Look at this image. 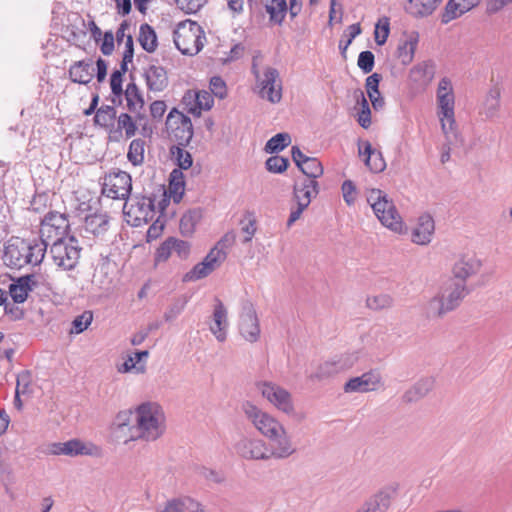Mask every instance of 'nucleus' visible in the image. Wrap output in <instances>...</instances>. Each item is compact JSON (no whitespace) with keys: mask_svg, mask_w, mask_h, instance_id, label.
<instances>
[{"mask_svg":"<svg viewBox=\"0 0 512 512\" xmlns=\"http://www.w3.org/2000/svg\"><path fill=\"white\" fill-rule=\"evenodd\" d=\"M165 416L161 406L155 402L140 404L135 410V424L130 428V440H157L165 430Z\"/></svg>","mask_w":512,"mask_h":512,"instance_id":"obj_1","label":"nucleus"},{"mask_svg":"<svg viewBox=\"0 0 512 512\" xmlns=\"http://www.w3.org/2000/svg\"><path fill=\"white\" fill-rule=\"evenodd\" d=\"M47 243L11 237L4 247L3 261L10 268L20 269L28 264L39 265L46 253Z\"/></svg>","mask_w":512,"mask_h":512,"instance_id":"obj_2","label":"nucleus"},{"mask_svg":"<svg viewBox=\"0 0 512 512\" xmlns=\"http://www.w3.org/2000/svg\"><path fill=\"white\" fill-rule=\"evenodd\" d=\"M470 292L471 289L467 285L447 280L441 291L428 302L427 316L431 318L444 317L448 312L459 307Z\"/></svg>","mask_w":512,"mask_h":512,"instance_id":"obj_3","label":"nucleus"},{"mask_svg":"<svg viewBox=\"0 0 512 512\" xmlns=\"http://www.w3.org/2000/svg\"><path fill=\"white\" fill-rule=\"evenodd\" d=\"M202 39H205L204 30L191 19L179 22L173 31L174 44L183 55L198 54L204 46Z\"/></svg>","mask_w":512,"mask_h":512,"instance_id":"obj_4","label":"nucleus"},{"mask_svg":"<svg viewBox=\"0 0 512 512\" xmlns=\"http://www.w3.org/2000/svg\"><path fill=\"white\" fill-rule=\"evenodd\" d=\"M367 201L379 221L394 232H402L403 222L394 202L380 189H372Z\"/></svg>","mask_w":512,"mask_h":512,"instance_id":"obj_5","label":"nucleus"},{"mask_svg":"<svg viewBox=\"0 0 512 512\" xmlns=\"http://www.w3.org/2000/svg\"><path fill=\"white\" fill-rule=\"evenodd\" d=\"M81 250L78 240L72 235L68 240H54L50 247V254L56 266L64 270H72L79 262Z\"/></svg>","mask_w":512,"mask_h":512,"instance_id":"obj_6","label":"nucleus"},{"mask_svg":"<svg viewBox=\"0 0 512 512\" xmlns=\"http://www.w3.org/2000/svg\"><path fill=\"white\" fill-rule=\"evenodd\" d=\"M131 190L132 178L129 173L117 170L105 175L102 193L112 199L126 200L124 210L127 208V200L131 195Z\"/></svg>","mask_w":512,"mask_h":512,"instance_id":"obj_7","label":"nucleus"},{"mask_svg":"<svg viewBox=\"0 0 512 512\" xmlns=\"http://www.w3.org/2000/svg\"><path fill=\"white\" fill-rule=\"evenodd\" d=\"M242 410L254 427L267 439L276 436L277 431H282L283 425L278 420L260 410L253 403L249 401L244 402Z\"/></svg>","mask_w":512,"mask_h":512,"instance_id":"obj_8","label":"nucleus"},{"mask_svg":"<svg viewBox=\"0 0 512 512\" xmlns=\"http://www.w3.org/2000/svg\"><path fill=\"white\" fill-rule=\"evenodd\" d=\"M253 72L260 87V96L266 98L271 103L280 102L282 98V84L278 70L273 67H266L263 79L260 78L259 72L255 70V65H253Z\"/></svg>","mask_w":512,"mask_h":512,"instance_id":"obj_9","label":"nucleus"},{"mask_svg":"<svg viewBox=\"0 0 512 512\" xmlns=\"http://www.w3.org/2000/svg\"><path fill=\"white\" fill-rule=\"evenodd\" d=\"M239 332L248 342L254 343L260 337V324L253 303L246 299L241 304Z\"/></svg>","mask_w":512,"mask_h":512,"instance_id":"obj_10","label":"nucleus"},{"mask_svg":"<svg viewBox=\"0 0 512 512\" xmlns=\"http://www.w3.org/2000/svg\"><path fill=\"white\" fill-rule=\"evenodd\" d=\"M69 229L70 223L66 214L50 211L41 220V236H46L53 241L65 239Z\"/></svg>","mask_w":512,"mask_h":512,"instance_id":"obj_11","label":"nucleus"},{"mask_svg":"<svg viewBox=\"0 0 512 512\" xmlns=\"http://www.w3.org/2000/svg\"><path fill=\"white\" fill-rule=\"evenodd\" d=\"M236 454L245 460H268V447L264 440L259 438L241 437L235 444Z\"/></svg>","mask_w":512,"mask_h":512,"instance_id":"obj_12","label":"nucleus"},{"mask_svg":"<svg viewBox=\"0 0 512 512\" xmlns=\"http://www.w3.org/2000/svg\"><path fill=\"white\" fill-rule=\"evenodd\" d=\"M261 393L263 397L284 413L289 415L294 411L291 395L286 389L271 382H264L261 384Z\"/></svg>","mask_w":512,"mask_h":512,"instance_id":"obj_13","label":"nucleus"},{"mask_svg":"<svg viewBox=\"0 0 512 512\" xmlns=\"http://www.w3.org/2000/svg\"><path fill=\"white\" fill-rule=\"evenodd\" d=\"M503 86L499 82H495L492 78L490 80V87L483 97L480 105V114L484 115L485 119H493L499 115L501 108V94Z\"/></svg>","mask_w":512,"mask_h":512,"instance_id":"obj_14","label":"nucleus"},{"mask_svg":"<svg viewBox=\"0 0 512 512\" xmlns=\"http://www.w3.org/2000/svg\"><path fill=\"white\" fill-rule=\"evenodd\" d=\"M268 439L270 440L268 460L272 458L276 460L287 459L296 452V448L284 427L282 431L276 432V436L269 437Z\"/></svg>","mask_w":512,"mask_h":512,"instance_id":"obj_15","label":"nucleus"},{"mask_svg":"<svg viewBox=\"0 0 512 512\" xmlns=\"http://www.w3.org/2000/svg\"><path fill=\"white\" fill-rule=\"evenodd\" d=\"M482 267V263L475 257H462L452 268V277L448 280L457 284L467 285L466 281L469 277L476 275Z\"/></svg>","mask_w":512,"mask_h":512,"instance_id":"obj_16","label":"nucleus"},{"mask_svg":"<svg viewBox=\"0 0 512 512\" xmlns=\"http://www.w3.org/2000/svg\"><path fill=\"white\" fill-rule=\"evenodd\" d=\"M381 380L382 377L379 371L370 370L359 377L349 379L344 385V391L346 393L373 391L376 390Z\"/></svg>","mask_w":512,"mask_h":512,"instance_id":"obj_17","label":"nucleus"},{"mask_svg":"<svg viewBox=\"0 0 512 512\" xmlns=\"http://www.w3.org/2000/svg\"><path fill=\"white\" fill-rule=\"evenodd\" d=\"M37 286L38 282L34 274L22 275L13 279L9 285V294L15 304H21L28 299L29 293Z\"/></svg>","mask_w":512,"mask_h":512,"instance_id":"obj_18","label":"nucleus"},{"mask_svg":"<svg viewBox=\"0 0 512 512\" xmlns=\"http://www.w3.org/2000/svg\"><path fill=\"white\" fill-rule=\"evenodd\" d=\"M131 204L127 215H134L135 221L148 222L152 220L155 213L154 199L146 196H132L129 197Z\"/></svg>","mask_w":512,"mask_h":512,"instance_id":"obj_19","label":"nucleus"},{"mask_svg":"<svg viewBox=\"0 0 512 512\" xmlns=\"http://www.w3.org/2000/svg\"><path fill=\"white\" fill-rule=\"evenodd\" d=\"M438 106L440 108L441 126L443 132L448 135L454 131L455 118H454V95L447 93L438 95Z\"/></svg>","mask_w":512,"mask_h":512,"instance_id":"obj_20","label":"nucleus"},{"mask_svg":"<svg viewBox=\"0 0 512 512\" xmlns=\"http://www.w3.org/2000/svg\"><path fill=\"white\" fill-rule=\"evenodd\" d=\"M213 325L210 326V331L219 342H224L227 337V310L219 298L215 299L213 310Z\"/></svg>","mask_w":512,"mask_h":512,"instance_id":"obj_21","label":"nucleus"},{"mask_svg":"<svg viewBox=\"0 0 512 512\" xmlns=\"http://www.w3.org/2000/svg\"><path fill=\"white\" fill-rule=\"evenodd\" d=\"M392 496L387 490H380L367 498L355 512H387Z\"/></svg>","mask_w":512,"mask_h":512,"instance_id":"obj_22","label":"nucleus"},{"mask_svg":"<svg viewBox=\"0 0 512 512\" xmlns=\"http://www.w3.org/2000/svg\"><path fill=\"white\" fill-rule=\"evenodd\" d=\"M148 90L161 92L169 84L167 71L160 65L151 64L144 72Z\"/></svg>","mask_w":512,"mask_h":512,"instance_id":"obj_23","label":"nucleus"},{"mask_svg":"<svg viewBox=\"0 0 512 512\" xmlns=\"http://www.w3.org/2000/svg\"><path fill=\"white\" fill-rule=\"evenodd\" d=\"M435 230V223L430 214H422L418 218L416 227L412 231V241L419 245H427Z\"/></svg>","mask_w":512,"mask_h":512,"instance_id":"obj_24","label":"nucleus"},{"mask_svg":"<svg viewBox=\"0 0 512 512\" xmlns=\"http://www.w3.org/2000/svg\"><path fill=\"white\" fill-rule=\"evenodd\" d=\"M68 72L72 82L86 85L93 78V61L92 59L76 61L70 66Z\"/></svg>","mask_w":512,"mask_h":512,"instance_id":"obj_25","label":"nucleus"},{"mask_svg":"<svg viewBox=\"0 0 512 512\" xmlns=\"http://www.w3.org/2000/svg\"><path fill=\"white\" fill-rule=\"evenodd\" d=\"M319 193V184L317 180L302 179L296 180L293 185V197L296 202L304 203L309 200V204L313 197Z\"/></svg>","mask_w":512,"mask_h":512,"instance_id":"obj_26","label":"nucleus"},{"mask_svg":"<svg viewBox=\"0 0 512 512\" xmlns=\"http://www.w3.org/2000/svg\"><path fill=\"white\" fill-rule=\"evenodd\" d=\"M116 119L117 127L115 128L114 126L109 135L111 140L119 141L123 136V131H125V136L127 139L135 136L137 132V124L130 114L121 113Z\"/></svg>","mask_w":512,"mask_h":512,"instance_id":"obj_27","label":"nucleus"},{"mask_svg":"<svg viewBox=\"0 0 512 512\" xmlns=\"http://www.w3.org/2000/svg\"><path fill=\"white\" fill-rule=\"evenodd\" d=\"M382 75L373 73L366 78L365 89L375 111L382 110L385 106V99L379 90Z\"/></svg>","mask_w":512,"mask_h":512,"instance_id":"obj_28","label":"nucleus"},{"mask_svg":"<svg viewBox=\"0 0 512 512\" xmlns=\"http://www.w3.org/2000/svg\"><path fill=\"white\" fill-rule=\"evenodd\" d=\"M259 4L269 14L271 24L282 25L288 11L286 0H260Z\"/></svg>","mask_w":512,"mask_h":512,"instance_id":"obj_29","label":"nucleus"},{"mask_svg":"<svg viewBox=\"0 0 512 512\" xmlns=\"http://www.w3.org/2000/svg\"><path fill=\"white\" fill-rule=\"evenodd\" d=\"M434 387V379L426 377L418 380L402 396L405 403H413L424 398Z\"/></svg>","mask_w":512,"mask_h":512,"instance_id":"obj_30","label":"nucleus"},{"mask_svg":"<svg viewBox=\"0 0 512 512\" xmlns=\"http://www.w3.org/2000/svg\"><path fill=\"white\" fill-rule=\"evenodd\" d=\"M363 148L364 151L361 152V149H359V153L366 156L364 162L369 170L373 173H380L384 171L386 168V162L382 153L379 150L374 149L369 141H365L363 143Z\"/></svg>","mask_w":512,"mask_h":512,"instance_id":"obj_31","label":"nucleus"},{"mask_svg":"<svg viewBox=\"0 0 512 512\" xmlns=\"http://www.w3.org/2000/svg\"><path fill=\"white\" fill-rule=\"evenodd\" d=\"M49 453L52 455L77 456L88 454L85 445L78 439H71L67 442L52 443L49 446Z\"/></svg>","mask_w":512,"mask_h":512,"instance_id":"obj_32","label":"nucleus"},{"mask_svg":"<svg viewBox=\"0 0 512 512\" xmlns=\"http://www.w3.org/2000/svg\"><path fill=\"white\" fill-rule=\"evenodd\" d=\"M408 2L406 11L416 18H423L431 15L442 0H408Z\"/></svg>","mask_w":512,"mask_h":512,"instance_id":"obj_33","label":"nucleus"},{"mask_svg":"<svg viewBox=\"0 0 512 512\" xmlns=\"http://www.w3.org/2000/svg\"><path fill=\"white\" fill-rule=\"evenodd\" d=\"M135 419V412L132 410L120 411L113 422L115 426V433L118 438L125 437L124 442L131 441L130 440V428H132L133 424H131L132 419Z\"/></svg>","mask_w":512,"mask_h":512,"instance_id":"obj_34","label":"nucleus"},{"mask_svg":"<svg viewBox=\"0 0 512 512\" xmlns=\"http://www.w3.org/2000/svg\"><path fill=\"white\" fill-rule=\"evenodd\" d=\"M418 41L419 33L413 31L406 40L398 45L397 57L401 59L402 64L407 65L412 62Z\"/></svg>","mask_w":512,"mask_h":512,"instance_id":"obj_35","label":"nucleus"},{"mask_svg":"<svg viewBox=\"0 0 512 512\" xmlns=\"http://www.w3.org/2000/svg\"><path fill=\"white\" fill-rule=\"evenodd\" d=\"M181 125L168 127L179 146H188L193 138L194 129L192 121L189 117H183Z\"/></svg>","mask_w":512,"mask_h":512,"instance_id":"obj_36","label":"nucleus"},{"mask_svg":"<svg viewBox=\"0 0 512 512\" xmlns=\"http://www.w3.org/2000/svg\"><path fill=\"white\" fill-rule=\"evenodd\" d=\"M117 111L113 105H102L96 111L94 116V124L107 130L109 134L115 125Z\"/></svg>","mask_w":512,"mask_h":512,"instance_id":"obj_37","label":"nucleus"},{"mask_svg":"<svg viewBox=\"0 0 512 512\" xmlns=\"http://www.w3.org/2000/svg\"><path fill=\"white\" fill-rule=\"evenodd\" d=\"M138 42L147 53H153L158 47V37L155 29L148 23H143L139 28Z\"/></svg>","mask_w":512,"mask_h":512,"instance_id":"obj_38","label":"nucleus"},{"mask_svg":"<svg viewBox=\"0 0 512 512\" xmlns=\"http://www.w3.org/2000/svg\"><path fill=\"white\" fill-rule=\"evenodd\" d=\"M202 218V209L194 208L184 213L180 219L179 230L182 236L190 237L195 232L197 223Z\"/></svg>","mask_w":512,"mask_h":512,"instance_id":"obj_39","label":"nucleus"},{"mask_svg":"<svg viewBox=\"0 0 512 512\" xmlns=\"http://www.w3.org/2000/svg\"><path fill=\"white\" fill-rule=\"evenodd\" d=\"M110 217L106 213H94L85 217V229L95 236L102 235L108 230Z\"/></svg>","mask_w":512,"mask_h":512,"instance_id":"obj_40","label":"nucleus"},{"mask_svg":"<svg viewBox=\"0 0 512 512\" xmlns=\"http://www.w3.org/2000/svg\"><path fill=\"white\" fill-rule=\"evenodd\" d=\"M124 95H125V99L127 102L126 103L127 109L131 113L137 112V107L139 109L144 108L145 101H144L143 95L136 83H134V82L129 83L126 87Z\"/></svg>","mask_w":512,"mask_h":512,"instance_id":"obj_41","label":"nucleus"},{"mask_svg":"<svg viewBox=\"0 0 512 512\" xmlns=\"http://www.w3.org/2000/svg\"><path fill=\"white\" fill-rule=\"evenodd\" d=\"M184 174L180 169H173L169 175V191L174 203H179L184 195Z\"/></svg>","mask_w":512,"mask_h":512,"instance_id":"obj_42","label":"nucleus"},{"mask_svg":"<svg viewBox=\"0 0 512 512\" xmlns=\"http://www.w3.org/2000/svg\"><path fill=\"white\" fill-rule=\"evenodd\" d=\"M290 143L291 136L289 133H277L266 142L264 151L268 154H275L284 150L286 147L290 145Z\"/></svg>","mask_w":512,"mask_h":512,"instance_id":"obj_43","label":"nucleus"},{"mask_svg":"<svg viewBox=\"0 0 512 512\" xmlns=\"http://www.w3.org/2000/svg\"><path fill=\"white\" fill-rule=\"evenodd\" d=\"M199 103H201L199 100V92L196 90H187L181 100L183 109L195 117L201 116L202 110Z\"/></svg>","mask_w":512,"mask_h":512,"instance_id":"obj_44","label":"nucleus"},{"mask_svg":"<svg viewBox=\"0 0 512 512\" xmlns=\"http://www.w3.org/2000/svg\"><path fill=\"white\" fill-rule=\"evenodd\" d=\"M185 146L173 145L170 147V154L175 160L177 169L187 170L193 165V157L190 152L184 149Z\"/></svg>","mask_w":512,"mask_h":512,"instance_id":"obj_45","label":"nucleus"},{"mask_svg":"<svg viewBox=\"0 0 512 512\" xmlns=\"http://www.w3.org/2000/svg\"><path fill=\"white\" fill-rule=\"evenodd\" d=\"M355 94L357 95V104L361 107L358 112L357 122L362 128L367 129L371 126V110L369 103L363 91L357 90Z\"/></svg>","mask_w":512,"mask_h":512,"instance_id":"obj_46","label":"nucleus"},{"mask_svg":"<svg viewBox=\"0 0 512 512\" xmlns=\"http://www.w3.org/2000/svg\"><path fill=\"white\" fill-rule=\"evenodd\" d=\"M340 373L335 360L325 361L317 367L315 373L309 376L310 380L323 381Z\"/></svg>","mask_w":512,"mask_h":512,"instance_id":"obj_47","label":"nucleus"},{"mask_svg":"<svg viewBox=\"0 0 512 512\" xmlns=\"http://www.w3.org/2000/svg\"><path fill=\"white\" fill-rule=\"evenodd\" d=\"M188 301L189 297L186 295H181L173 299L172 303L168 306L164 313V320L166 322L174 321L182 313Z\"/></svg>","mask_w":512,"mask_h":512,"instance_id":"obj_48","label":"nucleus"},{"mask_svg":"<svg viewBox=\"0 0 512 512\" xmlns=\"http://www.w3.org/2000/svg\"><path fill=\"white\" fill-rule=\"evenodd\" d=\"M466 12V9L462 8L461 0H449L441 15V22L447 24Z\"/></svg>","mask_w":512,"mask_h":512,"instance_id":"obj_49","label":"nucleus"},{"mask_svg":"<svg viewBox=\"0 0 512 512\" xmlns=\"http://www.w3.org/2000/svg\"><path fill=\"white\" fill-rule=\"evenodd\" d=\"M144 147L145 141L140 138L131 141L127 153V158L132 163V165L138 166L144 162Z\"/></svg>","mask_w":512,"mask_h":512,"instance_id":"obj_50","label":"nucleus"},{"mask_svg":"<svg viewBox=\"0 0 512 512\" xmlns=\"http://www.w3.org/2000/svg\"><path fill=\"white\" fill-rule=\"evenodd\" d=\"M394 305V298L389 294L369 296L366 299V306L375 311L390 309Z\"/></svg>","mask_w":512,"mask_h":512,"instance_id":"obj_51","label":"nucleus"},{"mask_svg":"<svg viewBox=\"0 0 512 512\" xmlns=\"http://www.w3.org/2000/svg\"><path fill=\"white\" fill-rule=\"evenodd\" d=\"M299 170L307 177L306 179L316 180L323 175L324 169L321 162L314 157L309 158L301 165Z\"/></svg>","mask_w":512,"mask_h":512,"instance_id":"obj_52","label":"nucleus"},{"mask_svg":"<svg viewBox=\"0 0 512 512\" xmlns=\"http://www.w3.org/2000/svg\"><path fill=\"white\" fill-rule=\"evenodd\" d=\"M226 257L227 253L222 248L214 246L201 262L206 264V266H209V270L213 272L222 264V262H224Z\"/></svg>","mask_w":512,"mask_h":512,"instance_id":"obj_53","label":"nucleus"},{"mask_svg":"<svg viewBox=\"0 0 512 512\" xmlns=\"http://www.w3.org/2000/svg\"><path fill=\"white\" fill-rule=\"evenodd\" d=\"M435 73L434 65L431 62H422L417 64L411 70V75L415 81H429Z\"/></svg>","mask_w":512,"mask_h":512,"instance_id":"obj_54","label":"nucleus"},{"mask_svg":"<svg viewBox=\"0 0 512 512\" xmlns=\"http://www.w3.org/2000/svg\"><path fill=\"white\" fill-rule=\"evenodd\" d=\"M390 33V22L388 17H382L375 25L374 38L377 45L382 46L386 43Z\"/></svg>","mask_w":512,"mask_h":512,"instance_id":"obj_55","label":"nucleus"},{"mask_svg":"<svg viewBox=\"0 0 512 512\" xmlns=\"http://www.w3.org/2000/svg\"><path fill=\"white\" fill-rule=\"evenodd\" d=\"M289 159L286 157L274 155L265 162V167L269 172L281 174L289 167Z\"/></svg>","mask_w":512,"mask_h":512,"instance_id":"obj_56","label":"nucleus"},{"mask_svg":"<svg viewBox=\"0 0 512 512\" xmlns=\"http://www.w3.org/2000/svg\"><path fill=\"white\" fill-rule=\"evenodd\" d=\"M209 269V266L199 262L190 271L184 274L182 281L186 283L203 279L212 273Z\"/></svg>","mask_w":512,"mask_h":512,"instance_id":"obj_57","label":"nucleus"},{"mask_svg":"<svg viewBox=\"0 0 512 512\" xmlns=\"http://www.w3.org/2000/svg\"><path fill=\"white\" fill-rule=\"evenodd\" d=\"M173 253V242L171 237H168L161 245L156 249L154 254V266L156 267L161 262H166L171 254Z\"/></svg>","mask_w":512,"mask_h":512,"instance_id":"obj_58","label":"nucleus"},{"mask_svg":"<svg viewBox=\"0 0 512 512\" xmlns=\"http://www.w3.org/2000/svg\"><path fill=\"white\" fill-rule=\"evenodd\" d=\"M93 320L91 311H84L72 321L71 333L80 334L85 331Z\"/></svg>","mask_w":512,"mask_h":512,"instance_id":"obj_59","label":"nucleus"},{"mask_svg":"<svg viewBox=\"0 0 512 512\" xmlns=\"http://www.w3.org/2000/svg\"><path fill=\"white\" fill-rule=\"evenodd\" d=\"M208 0H175L176 6L185 14H196Z\"/></svg>","mask_w":512,"mask_h":512,"instance_id":"obj_60","label":"nucleus"},{"mask_svg":"<svg viewBox=\"0 0 512 512\" xmlns=\"http://www.w3.org/2000/svg\"><path fill=\"white\" fill-rule=\"evenodd\" d=\"M211 94L219 99H225L227 97V86L226 82L221 76H213L209 82Z\"/></svg>","mask_w":512,"mask_h":512,"instance_id":"obj_61","label":"nucleus"},{"mask_svg":"<svg viewBox=\"0 0 512 512\" xmlns=\"http://www.w3.org/2000/svg\"><path fill=\"white\" fill-rule=\"evenodd\" d=\"M375 64V56L374 54L369 51H362L358 56L357 65L362 70L364 74L370 73Z\"/></svg>","mask_w":512,"mask_h":512,"instance_id":"obj_62","label":"nucleus"},{"mask_svg":"<svg viewBox=\"0 0 512 512\" xmlns=\"http://www.w3.org/2000/svg\"><path fill=\"white\" fill-rule=\"evenodd\" d=\"M199 474L208 482L215 484H222L226 480L224 472L207 467H201Z\"/></svg>","mask_w":512,"mask_h":512,"instance_id":"obj_63","label":"nucleus"},{"mask_svg":"<svg viewBox=\"0 0 512 512\" xmlns=\"http://www.w3.org/2000/svg\"><path fill=\"white\" fill-rule=\"evenodd\" d=\"M171 240L173 242V252L176 253L180 259L186 260L190 255L191 244L173 236H171Z\"/></svg>","mask_w":512,"mask_h":512,"instance_id":"obj_64","label":"nucleus"}]
</instances>
